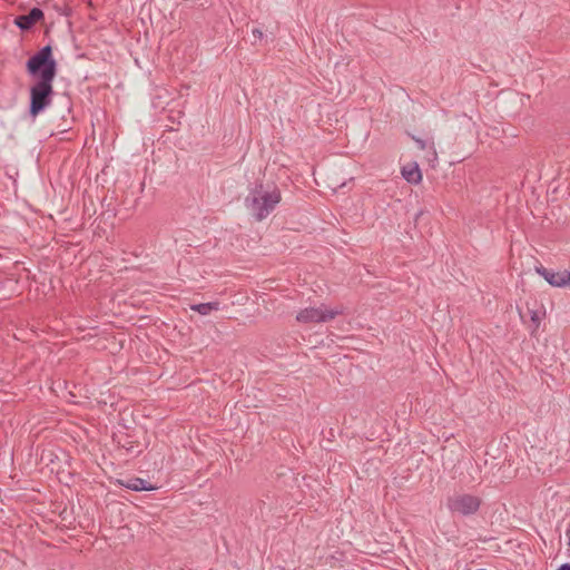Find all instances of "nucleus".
<instances>
[{
  "label": "nucleus",
  "mask_w": 570,
  "mask_h": 570,
  "mask_svg": "<svg viewBox=\"0 0 570 570\" xmlns=\"http://www.w3.org/2000/svg\"><path fill=\"white\" fill-rule=\"evenodd\" d=\"M190 308L193 311L198 312L200 315H208L212 311L219 309V303L218 302H209V303L194 304L190 306Z\"/></svg>",
  "instance_id": "nucleus-9"
},
{
  "label": "nucleus",
  "mask_w": 570,
  "mask_h": 570,
  "mask_svg": "<svg viewBox=\"0 0 570 570\" xmlns=\"http://www.w3.org/2000/svg\"><path fill=\"white\" fill-rule=\"evenodd\" d=\"M530 314H531V321L533 322L535 327H538L541 322L542 315L538 311H530Z\"/></svg>",
  "instance_id": "nucleus-10"
},
{
  "label": "nucleus",
  "mask_w": 570,
  "mask_h": 570,
  "mask_svg": "<svg viewBox=\"0 0 570 570\" xmlns=\"http://www.w3.org/2000/svg\"><path fill=\"white\" fill-rule=\"evenodd\" d=\"M43 17L45 13L40 8H32L28 14L16 17L14 24L22 31H29Z\"/></svg>",
  "instance_id": "nucleus-6"
},
{
  "label": "nucleus",
  "mask_w": 570,
  "mask_h": 570,
  "mask_svg": "<svg viewBox=\"0 0 570 570\" xmlns=\"http://www.w3.org/2000/svg\"><path fill=\"white\" fill-rule=\"evenodd\" d=\"M26 67L29 75L39 78L30 88L29 114L36 118L52 101V82L57 75V61L52 56L51 46H45L30 57Z\"/></svg>",
  "instance_id": "nucleus-1"
},
{
  "label": "nucleus",
  "mask_w": 570,
  "mask_h": 570,
  "mask_svg": "<svg viewBox=\"0 0 570 570\" xmlns=\"http://www.w3.org/2000/svg\"><path fill=\"white\" fill-rule=\"evenodd\" d=\"M557 570H570V563H563Z\"/></svg>",
  "instance_id": "nucleus-13"
},
{
  "label": "nucleus",
  "mask_w": 570,
  "mask_h": 570,
  "mask_svg": "<svg viewBox=\"0 0 570 570\" xmlns=\"http://www.w3.org/2000/svg\"><path fill=\"white\" fill-rule=\"evenodd\" d=\"M481 501L478 497L471 494H461L450 498L448 507L452 512H458L462 515L475 513L480 508Z\"/></svg>",
  "instance_id": "nucleus-4"
},
{
  "label": "nucleus",
  "mask_w": 570,
  "mask_h": 570,
  "mask_svg": "<svg viewBox=\"0 0 570 570\" xmlns=\"http://www.w3.org/2000/svg\"><path fill=\"white\" fill-rule=\"evenodd\" d=\"M535 272L541 275L551 286H570V272L568 271L554 272L540 265L535 267Z\"/></svg>",
  "instance_id": "nucleus-5"
},
{
  "label": "nucleus",
  "mask_w": 570,
  "mask_h": 570,
  "mask_svg": "<svg viewBox=\"0 0 570 570\" xmlns=\"http://www.w3.org/2000/svg\"><path fill=\"white\" fill-rule=\"evenodd\" d=\"M120 484L132 491H153L157 490L156 485L149 484L146 480L141 478H130L126 481H120Z\"/></svg>",
  "instance_id": "nucleus-7"
},
{
  "label": "nucleus",
  "mask_w": 570,
  "mask_h": 570,
  "mask_svg": "<svg viewBox=\"0 0 570 570\" xmlns=\"http://www.w3.org/2000/svg\"><path fill=\"white\" fill-rule=\"evenodd\" d=\"M344 314L343 306L335 308H328L325 304H321L317 307H306L301 309L296 315V321L303 324L309 323H326L334 320L338 315Z\"/></svg>",
  "instance_id": "nucleus-3"
},
{
  "label": "nucleus",
  "mask_w": 570,
  "mask_h": 570,
  "mask_svg": "<svg viewBox=\"0 0 570 570\" xmlns=\"http://www.w3.org/2000/svg\"><path fill=\"white\" fill-rule=\"evenodd\" d=\"M263 186L256 187L245 199V205L257 222L265 219L282 200L281 190L274 187L263 191Z\"/></svg>",
  "instance_id": "nucleus-2"
},
{
  "label": "nucleus",
  "mask_w": 570,
  "mask_h": 570,
  "mask_svg": "<svg viewBox=\"0 0 570 570\" xmlns=\"http://www.w3.org/2000/svg\"><path fill=\"white\" fill-rule=\"evenodd\" d=\"M403 178L410 184H419L422 180V174L416 163L409 164L402 168Z\"/></svg>",
  "instance_id": "nucleus-8"
},
{
  "label": "nucleus",
  "mask_w": 570,
  "mask_h": 570,
  "mask_svg": "<svg viewBox=\"0 0 570 570\" xmlns=\"http://www.w3.org/2000/svg\"><path fill=\"white\" fill-rule=\"evenodd\" d=\"M252 33L257 39H262L263 38V31L261 29L255 28V29H253Z\"/></svg>",
  "instance_id": "nucleus-11"
},
{
  "label": "nucleus",
  "mask_w": 570,
  "mask_h": 570,
  "mask_svg": "<svg viewBox=\"0 0 570 570\" xmlns=\"http://www.w3.org/2000/svg\"><path fill=\"white\" fill-rule=\"evenodd\" d=\"M415 141L421 149H424L426 147V141L422 139H415Z\"/></svg>",
  "instance_id": "nucleus-12"
}]
</instances>
